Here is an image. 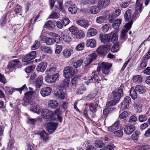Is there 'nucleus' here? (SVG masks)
Here are the masks:
<instances>
[{
    "label": "nucleus",
    "mask_w": 150,
    "mask_h": 150,
    "mask_svg": "<svg viewBox=\"0 0 150 150\" xmlns=\"http://www.w3.org/2000/svg\"><path fill=\"white\" fill-rule=\"evenodd\" d=\"M101 69L100 67H98L97 69L98 71H95L92 72V76H91L90 78L88 79V81H85L87 85H88L89 83L92 82L95 83V84H96V83L97 84L99 83L100 79L98 74V72L100 71Z\"/></svg>",
    "instance_id": "1"
},
{
    "label": "nucleus",
    "mask_w": 150,
    "mask_h": 150,
    "mask_svg": "<svg viewBox=\"0 0 150 150\" xmlns=\"http://www.w3.org/2000/svg\"><path fill=\"white\" fill-rule=\"evenodd\" d=\"M41 114L43 117L48 120H54L55 117L53 112L47 109H44L42 110Z\"/></svg>",
    "instance_id": "2"
},
{
    "label": "nucleus",
    "mask_w": 150,
    "mask_h": 150,
    "mask_svg": "<svg viewBox=\"0 0 150 150\" xmlns=\"http://www.w3.org/2000/svg\"><path fill=\"white\" fill-rule=\"evenodd\" d=\"M112 66V64L106 62H102L100 64L102 72L105 75H107L109 73Z\"/></svg>",
    "instance_id": "3"
},
{
    "label": "nucleus",
    "mask_w": 150,
    "mask_h": 150,
    "mask_svg": "<svg viewBox=\"0 0 150 150\" xmlns=\"http://www.w3.org/2000/svg\"><path fill=\"white\" fill-rule=\"evenodd\" d=\"M132 25V23H126L125 25V28L122 31L121 34L120 35V38L121 40H125L127 38V35L126 33L130 29Z\"/></svg>",
    "instance_id": "4"
},
{
    "label": "nucleus",
    "mask_w": 150,
    "mask_h": 150,
    "mask_svg": "<svg viewBox=\"0 0 150 150\" xmlns=\"http://www.w3.org/2000/svg\"><path fill=\"white\" fill-rule=\"evenodd\" d=\"M75 69L72 67H65L63 71V76L65 78L71 77L75 73Z\"/></svg>",
    "instance_id": "5"
},
{
    "label": "nucleus",
    "mask_w": 150,
    "mask_h": 150,
    "mask_svg": "<svg viewBox=\"0 0 150 150\" xmlns=\"http://www.w3.org/2000/svg\"><path fill=\"white\" fill-rule=\"evenodd\" d=\"M35 93L34 91H29L26 93L25 94L23 105L24 106H26L30 104L31 101L32 96Z\"/></svg>",
    "instance_id": "6"
},
{
    "label": "nucleus",
    "mask_w": 150,
    "mask_h": 150,
    "mask_svg": "<svg viewBox=\"0 0 150 150\" xmlns=\"http://www.w3.org/2000/svg\"><path fill=\"white\" fill-rule=\"evenodd\" d=\"M110 46L109 45H105L99 47L96 51L98 53L101 55H105L110 50Z\"/></svg>",
    "instance_id": "7"
},
{
    "label": "nucleus",
    "mask_w": 150,
    "mask_h": 150,
    "mask_svg": "<svg viewBox=\"0 0 150 150\" xmlns=\"http://www.w3.org/2000/svg\"><path fill=\"white\" fill-rule=\"evenodd\" d=\"M123 94V90L122 89L115 90L112 92L113 99L118 102L121 97L122 96Z\"/></svg>",
    "instance_id": "8"
},
{
    "label": "nucleus",
    "mask_w": 150,
    "mask_h": 150,
    "mask_svg": "<svg viewBox=\"0 0 150 150\" xmlns=\"http://www.w3.org/2000/svg\"><path fill=\"white\" fill-rule=\"evenodd\" d=\"M36 52L35 51H33L30 53L27 54L25 57L22 59V61L23 62H26V64H27L32 59H34L36 57Z\"/></svg>",
    "instance_id": "9"
},
{
    "label": "nucleus",
    "mask_w": 150,
    "mask_h": 150,
    "mask_svg": "<svg viewBox=\"0 0 150 150\" xmlns=\"http://www.w3.org/2000/svg\"><path fill=\"white\" fill-rule=\"evenodd\" d=\"M59 74L58 73H56L52 75H49L48 74L45 78V81L49 83H54L57 80Z\"/></svg>",
    "instance_id": "10"
},
{
    "label": "nucleus",
    "mask_w": 150,
    "mask_h": 150,
    "mask_svg": "<svg viewBox=\"0 0 150 150\" xmlns=\"http://www.w3.org/2000/svg\"><path fill=\"white\" fill-rule=\"evenodd\" d=\"M58 126V124L57 123H48L46 127V129L50 133H52L54 132Z\"/></svg>",
    "instance_id": "11"
},
{
    "label": "nucleus",
    "mask_w": 150,
    "mask_h": 150,
    "mask_svg": "<svg viewBox=\"0 0 150 150\" xmlns=\"http://www.w3.org/2000/svg\"><path fill=\"white\" fill-rule=\"evenodd\" d=\"M143 3V1L142 0H137L136 4L135 10V12L136 14H138L141 13L142 9V5Z\"/></svg>",
    "instance_id": "12"
},
{
    "label": "nucleus",
    "mask_w": 150,
    "mask_h": 150,
    "mask_svg": "<svg viewBox=\"0 0 150 150\" xmlns=\"http://www.w3.org/2000/svg\"><path fill=\"white\" fill-rule=\"evenodd\" d=\"M135 129V127L134 125H126L124 127V132L126 134L129 135L131 134Z\"/></svg>",
    "instance_id": "13"
},
{
    "label": "nucleus",
    "mask_w": 150,
    "mask_h": 150,
    "mask_svg": "<svg viewBox=\"0 0 150 150\" xmlns=\"http://www.w3.org/2000/svg\"><path fill=\"white\" fill-rule=\"evenodd\" d=\"M20 65V62L18 59H15L10 62L8 66L9 69L19 67Z\"/></svg>",
    "instance_id": "14"
},
{
    "label": "nucleus",
    "mask_w": 150,
    "mask_h": 150,
    "mask_svg": "<svg viewBox=\"0 0 150 150\" xmlns=\"http://www.w3.org/2000/svg\"><path fill=\"white\" fill-rule=\"evenodd\" d=\"M97 57L95 53H92L88 55V59L84 61L86 65L90 64L93 61L95 60Z\"/></svg>",
    "instance_id": "15"
},
{
    "label": "nucleus",
    "mask_w": 150,
    "mask_h": 150,
    "mask_svg": "<svg viewBox=\"0 0 150 150\" xmlns=\"http://www.w3.org/2000/svg\"><path fill=\"white\" fill-rule=\"evenodd\" d=\"M130 101V98L129 96L126 97L121 103V106L122 108L124 109H126L128 108L129 106V102Z\"/></svg>",
    "instance_id": "16"
},
{
    "label": "nucleus",
    "mask_w": 150,
    "mask_h": 150,
    "mask_svg": "<svg viewBox=\"0 0 150 150\" xmlns=\"http://www.w3.org/2000/svg\"><path fill=\"white\" fill-rule=\"evenodd\" d=\"M52 88L50 87H47L42 88L40 91V93L43 97L49 95L51 92Z\"/></svg>",
    "instance_id": "17"
},
{
    "label": "nucleus",
    "mask_w": 150,
    "mask_h": 150,
    "mask_svg": "<svg viewBox=\"0 0 150 150\" xmlns=\"http://www.w3.org/2000/svg\"><path fill=\"white\" fill-rule=\"evenodd\" d=\"M119 122L117 121L111 126L108 128L109 131L111 132H113L117 130L119 127Z\"/></svg>",
    "instance_id": "18"
},
{
    "label": "nucleus",
    "mask_w": 150,
    "mask_h": 150,
    "mask_svg": "<svg viewBox=\"0 0 150 150\" xmlns=\"http://www.w3.org/2000/svg\"><path fill=\"white\" fill-rule=\"evenodd\" d=\"M76 23L79 25L84 28L88 27V21L84 20H78L76 21Z\"/></svg>",
    "instance_id": "19"
},
{
    "label": "nucleus",
    "mask_w": 150,
    "mask_h": 150,
    "mask_svg": "<svg viewBox=\"0 0 150 150\" xmlns=\"http://www.w3.org/2000/svg\"><path fill=\"white\" fill-rule=\"evenodd\" d=\"M47 66V62H42L40 63L37 67V70L38 72H43Z\"/></svg>",
    "instance_id": "20"
},
{
    "label": "nucleus",
    "mask_w": 150,
    "mask_h": 150,
    "mask_svg": "<svg viewBox=\"0 0 150 150\" xmlns=\"http://www.w3.org/2000/svg\"><path fill=\"white\" fill-rule=\"evenodd\" d=\"M100 38L101 42L104 44L108 43L110 40L108 35L106 34H100Z\"/></svg>",
    "instance_id": "21"
},
{
    "label": "nucleus",
    "mask_w": 150,
    "mask_h": 150,
    "mask_svg": "<svg viewBox=\"0 0 150 150\" xmlns=\"http://www.w3.org/2000/svg\"><path fill=\"white\" fill-rule=\"evenodd\" d=\"M40 49L43 53H47L49 54H51L53 53V51L50 47L45 46H42L41 47Z\"/></svg>",
    "instance_id": "22"
},
{
    "label": "nucleus",
    "mask_w": 150,
    "mask_h": 150,
    "mask_svg": "<svg viewBox=\"0 0 150 150\" xmlns=\"http://www.w3.org/2000/svg\"><path fill=\"white\" fill-rule=\"evenodd\" d=\"M110 2V0H99L98 5L100 7L104 8L107 7Z\"/></svg>",
    "instance_id": "23"
},
{
    "label": "nucleus",
    "mask_w": 150,
    "mask_h": 150,
    "mask_svg": "<svg viewBox=\"0 0 150 150\" xmlns=\"http://www.w3.org/2000/svg\"><path fill=\"white\" fill-rule=\"evenodd\" d=\"M132 11L130 9L127 10L125 13L124 17L126 21H131ZM132 23V21L130 22Z\"/></svg>",
    "instance_id": "24"
},
{
    "label": "nucleus",
    "mask_w": 150,
    "mask_h": 150,
    "mask_svg": "<svg viewBox=\"0 0 150 150\" xmlns=\"http://www.w3.org/2000/svg\"><path fill=\"white\" fill-rule=\"evenodd\" d=\"M62 37L64 40L66 42H69L71 40V38L69 34L65 32L62 33Z\"/></svg>",
    "instance_id": "25"
},
{
    "label": "nucleus",
    "mask_w": 150,
    "mask_h": 150,
    "mask_svg": "<svg viewBox=\"0 0 150 150\" xmlns=\"http://www.w3.org/2000/svg\"><path fill=\"white\" fill-rule=\"evenodd\" d=\"M55 95L59 99H64V93L62 90L59 89L54 93Z\"/></svg>",
    "instance_id": "26"
},
{
    "label": "nucleus",
    "mask_w": 150,
    "mask_h": 150,
    "mask_svg": "<svg viewBox=\"0 0 150 150\" xmlns=\"http://www.w3.org/2000/svg\"><path fill=\"white\" fill-rule=\"evenodd\" d=\"M86 46L87 47H90L91 48L94 47L96 45V42L93 39L88 40L86 43Z\"/></svg>",
    "instance_id": "27"
},
{
    "label": "nucleus",
    "mask_w": 150,
    "mask_h": 150,
    "mask_svg": "<svg viewBox=\"0 0 150 150\" xmlns=\"http://www.w3.org/2000/svg\"><path fill=\"white\" fill-rule=\"evenodd\" d=\"M30 110V111L38 114H39L41 111V110L39 105L35 104L33 105Z\"/></svg>",
    "instance_id": "28"
},
{
    "label": "nucleus",
    "mask_w": 150,
    "mask_h": 150,
    "mask_svg": "<svg viewBox=\"0 0 150 150\" xmlns=\"http://www.w3.org/2000/svg\"><path fill=\"white\" fill-rule=\"evenodd\" d=\"M44 26L47 29H51L54 28L55 25L52 21H49L45 23Z\"/></svg>",
    "instance_id": "29"
},
{
    "label": "nucleus",
    "mask_w": 150,
    "mask_h": 150,
    "mask_svg": "<svg viewBox=\"0 0 150 150\" xmlns=\"http://www.w3.org/2000/svg\"><path fill=\"white\" fill-rule=\"evenodd\" d=\"M98 104L97 103H91L89 105V109L93 112H95L97 111V108L98 106Z\"/></svg>",
    "instance_id": "30"
},
{
    "label": "nucleus",
    "mask_w": 150,
    "mask_h": 150,
    "mask_svg": "<svg viewBox=\"0 0 150 150\" xmlns=\"http://www.w3.org/2000/svg\"><path fill=\"white\" fill-rule=\"evenodd\" d=\"M78 8L75 5L71 6L68 9V11L72 14H76Z\"/></svg>",
    "instance_id": "31"
},
{
    "label": "nucleus",
    "mask_w": 150,
    "mask_h": 150,
    "mask_svg": "<svg viewBox=\"0 0 150 150\" xmlns=\"http://www.w3.org/2000/svg\"><path fill=\"white\" fill-rule=\"evenodd\" d=\"M134 106L137 112H140L142 111V106L139 101H137L134 103Z\"/></svg>",
    "instance_id": "32"
},
{
    "label": "nucleus",
    "mask_w": 150,
    "mask_h": 150,
    "mask_svg": "<svg viewBox=\"0 0 150 150\" xmlns=\"http://www.w3.org/2000/svg\"><path fill=\"white\" fill-rule=\"evenodd\" d=\"M57 69V68L55 66H53L47 69L46 72L47 74H51L55 73Z\"/></svg>",
    "instance_id": "33"
},
{
    "label": "nucleus",
    "mask_w": 150,
    "mask_h": 150,
    "mask_svg": "<svg viewBox=\"0 0 150 150\" xmlns=\"http://www.w3.org/2000/svg\"><path fill=\"white\" fill-rule=\"evenodd\" d=\"M58 104V103L57 101L51 100L49 101L48 106L51 108H54L57 106Z\"/></svg>",
    "instance_id": "34"
},
{
    "label": "nucleus",
    "mask_w": 150,
    "mask_h": 150,
    "mask_svg": "<svg viewBox=\"0 0 150 150\" xmlns=\"http://www.w3.org/2000/svg\"><path fill=\"white\" fill-rule=\"evenodd\" d=\"M135 90L138 91L139 93L142 94L146 91V90L144 87L140 85H138L136 86L135 88Z\"/></svg>",
    "instance_id": "35"
},
{
    "label": "nucleus",
    "mask_w": 150,
    "mask_h": 150,
    "mask_svg": "<svg viewBox=\"0 0 150 150\" xmlns=\"http://www.w3.org/2000/svg\"><path fill=\"white\" fill-rule=\"evenodd\" d=\"M43 78L42 76H39L36 79V85L38 88H40L43 83Z\"/></svg>",
    "instance_id": "36"
},
{
    "label": "nucleus",
    "mask_w": 150,
    "mask_h": 150,
    "mask_svg": "<svg viewBox=\"0 0 150 150\" xmlns=\"http://www.w3.org/2000/svg\"><path fill=\"white\" fill-rule=\"evenodd\" d=\"M140 133L139 131H136L131 136L132 139L134 141H137L139 137Z\"/></svg>",
    "instance_id": "37"
},
{
    "label": "nucleus",
    "mask_w": 150,
    "mask_h": 150,
    "mask_svg": "<svg viewBox=\"0 0 150 150\" xmlns=\"http://www.w3.org/2000/svg\"><path fill=\"white\" fill-rule=\"evenodd\" d=\"M97 31L96 29L91 28L88 31L87 34L89 36H93L97 34Z\"/></svg>",
    "instance_id": "38"
},
{
    "label": "nucleus",
    "mask_w": 150,
    "mask_h": 150,
    "mask_svg": "<svg viewBox=\"0 0 150 150\" xmlns=\"http://www.w3.org/2000/svg\"><path fill=\"white\" fill-rule=\"evenodd\" d=\"M130 95L133 99H135L137 98V95L136 92L134 88H132L130 89Z\"/></svg>",
    "instance_id": "39"
},
{
    "label": "nucleus",
    "mask_w": 150,
    "mask_h": 150,
    "mask_svg": "<svg viewBox=\"0 0 150 150\" xmlns=\"http://www.w3.org/2000/svg\"><path fill=\"white\" fill-rule=\"evenodd\" d=\"M106 21V17L105 16H103L98 17L96 20V22L99 23H101L105 22Z\"/></svg>",
    "instance_id": "40"
},
{
    "label": "nucleus",
    "mask_w": 150,
    "mask_h": 150,
    "mask_svg": "<svg viewBox=\"0 0 150 150\" xmlns=\"http://www.w3.org/2000/svg\"><path fill=\"white\" fill-rule=\"evenodd\" d=\"M40 135L42 139L46 140L48 139V134L44 130L40 133Z\"/></svg>",
    "instance_id": "41"
},
{
    "label": "nucleus",
    "mask_w": 150,
    "mask_h": 150,
    "mask_svg": "<svg viewBox=\"0 0 150 150\" xmlns=\"http://www.w3.org/2000/svg\"><path fill=\"white\" fill-rule=\"evenodd\" d=\"M147 61L148 60L147 59L144 58L142 61L139 66V69H141L145 68L146 66Z\"/></svg>",
    "instance_id": "42"
},
{
    "label": "nucleus",
    "mask_w": 150,
    "mask_h": 150,
    "mask_svg": "<svg viewBox=\"0 0 150 150\" xmlns=\"http://www.w3.org/2000/svg\"><path fill=\"white\" fill-rule=\"evenodd\" d=\"M111 37V40L113 42H115L117 40L118 35L114 32H111L110 34Z\"/></svg>",
    "instance_id": "43"
},
{
    "label": "nucleus",
    "mask_w": 150,
    "mask_h": 150,
    "mask_svg": "<svg viewBox=\"0 0 150 150\" xmlns=\"http://www.w3.org/2000/svg\"><path fill=\"white\" fill-rule=\"evenodd\" d=\"M63 54L65 57L68 58L71 55V52L70 50L66 49L64 50Z\"/></svg>",
    "instance_id": "44"
},
{
    "label": "nucleus",
    "mask_w": 150,
    "mask_h": 150,
    "mask_svg": "<svg viewBox=\"0 0 150 150\" xmlns=\"http://www.w3.org/2000/svg\"><path fill=\"white\" fill-rule=\"evenodd\" d=\"M85 45V43L83 42H81L76 46L75 49L77 51L82 50L84 48Z\"/></svg>",
    "instance_id": "45"
},
{
    "label": "nucleus",
    "mask_w": 150,
    "mask_h": 150,
    "mask_svg": "<svg viewBox=\"0 0 150 150\" xmlns=\"http://www.w3.org/2000/svg\"><path fill=\"white\" fill-rule=\"evenodd\" d=\"M94 144L96 147L98 148H102L103 146H104L105 144L102 141L96 140L95 141Z\"/></svg>",
    "instance_id": "46"
},
{
    "label": "nucleus",
    "mask_w": 150,
    "mask_h": 150,
    "mask_svg": "<svg viewBox=\"0 0 150 150\" xmlns=\"http://www.w3.org/2000/svg\"><path fill=\"white\" fill-rule=\"evenodd\" d=\"M22 7L20 5H17L16 6L14 11L15 12L16 14H19L21 16L22 15Z\"/></svg>",
    "instance_id": "47"
},
{
    "label": "nucleus",
    "mask_w": 150,
    "mask_h": 150,
    "mask_svg": "<svg viewBox=\"0 0 150 150\" xmlns=\"http://www.w3.org/2000/svg\"><path fill=\"white\" fill-rule=\"evenodd\" d=\"M50 34H51V35H52L55 37V38L53 39V40H54V42H56L57 43H58L60 42L61 40L60 37L58 35L53 33H51Z\"/></svg>",
    "instance_id": "48"
},
{
    "label": "nucleus",
    "mask_w": 150,
    "mask_h": 150,
    "mask_svg": "<svg viewBox=\"0 0 150 150\" xmlns=\"http://www.w3.org/2000/svg\"><path fill=\"white\" fill-rule=\"evenodd\" d=\"M44 42H45L47 45H51L54 43V40L51 38L47 37Z\"/></svg>",
    "instance_id": "49"
},
{
    "label": "nucleus",
    "mask_w": 150,
    "mask_h": 150,
    "mask_svg": "<svg viewBox=\"0 0 150 150\" xmlns=\"http://www.w3.org/2000/svg\"><path fill=\"white\" fill-rule=\"evenodd\" d=\"M14 142L15 141L13 139H10L7 147V149H8V150H12Z\"/></svg>",
    "instance_id": "50"
},
{
    "label": "nucleus",
    "mask_w": 150,
    "mask_h": 150,
    "mask_svg": "<svg viewBox=\"0 0 150 150\" xmlns=\"http://www.w3.org/2000/svg\"><path fill=\"white\" fill-rule=\"evenodd\" d=\"M63 0H58L57 1V5H56L55 7H57L60 11L62 10L63 8L62 7Z\"/></svg>",
    "instance_id": "51"
},
{
    "label": "nucleus",
    "mask_w": 150,
    "mask_h": 150,
    "mask_svg": "<svg viewBox=\"0 0 150 150\" xmlns=\"http://www.w3.org/2000/svg\"><path fill=\"white\" fill-rule=\"evenodd\" d=\"M69 30L71 33L72 34L75 35L78 32V30L76 27L75 26H72L70 27L69 28Z\"/></svg>",
    "instance_id": "52"
},
{
    "label": "nucleus",
    "mask_w": 150,
    "mask_h": 150,
    "mask_svg": "<svg viewBox=\"0 0 150 150\" xmlns=\"http://www.w3.org/2000/svg\"><path fill=\"white\" fill-rule=\"evenodd\" d=\"M113 133L115 136L117 137H121L123 135V132L121 130L114 131Z\"/></svg>",
    "instance_id": "53"
},
{
    "label": "nucleus",
    "mask_w": 150,
    "mask_h": 150,
    "mask_svg": "<svg viewBox=\"0 0 150 150\" xmlns=\"http://www.w3.org/2000/svg\"><path fill=\"white\" fill-rule=\"evenodd\" d=\"M97 2V0H85L84 3L86 4L90 5L95 4Z\"/></svg>",
    "instance_id": "54"
},
{
    "label": "nucleus",
    "mask_w": 150,
    "mask_h": 150,
    "mask_svg": "<svg viewBox=\"0 0 150 150\" xmlns=\"http://www.w3.org/2000/svg\"><path fill=\"white\" fill-rule=\"evenodd\" d=\"M121 22V20L116 19L112 24L113 26L115 28H117L119 26Z\"/></svg>",
    "instance_id": "55"
},
{
    "label": "nucleus",
    "mask_w": 150,
    "mask_h": 150,
    "mask_svg": "<svg viewBox=\"0 0 150 150\" xmlns=\"http://www.w3.org/2000/svg\"><path fill=\"white\" fill-rule=\"evenodd\" d=\"M59 17V13L55 12H53L50 14L48 18L54 19L58 18Z\"/></svg>",
    "instance_id": "56"
},
{
    "label": "nucleus",
    "mask_w": 150,
    "mask_h": 150,
    "mask_svg": "<svg viewBox=\"0 0 150 150\" xmlns=\"http://www.w3.org/2000/svg\"><path fill=\"white\" fill-rule=\"evenodd\" d=\"M142 78L140 75L135 76L133 78V80L135 82H137L139 83H140L142 81Z\"/></svg>",
    "instance_id": "57"
},
{
    "label": "nucleus",
    "mask_w": 150,
    "mask_h": 150,
    "mask_svg": "<svg viewBox=\"0 0 150 150\" xmlns=\"http://www.w3.org/2000/svg\"><path fill=\"white\" fill-rule=\"evenodd\" d=\"M117 103V102H116V101H115V100L113 99L112 100L109 101L107 103L106 107L109 108L110 107L115 105Z\"/></svg>",
    "instance_id": "58"
},
{
    "label": "nucleus",
    "mask_w": 150,
    "mask_h": 150,
    "mask_svg": "<svg viewBox=\"0 0 150 150\" xmlns=\"http://www.w3.org/2000/svg\"><path fill=\"white\" fill-rule=\"evenodd\" d=\"M128 114L127 112L124 111L119 115V118L121 119H125L128 116Z\"/></svg>",
    "instance_id": "59"
},
{
    "label": "nucleus",
    "mask_w": 150,
    "mask_h": 150,
    "mask_svg": "<svg viewBox=\"0 0 150 150\" xmlns=\"http://www.w3.org/2000/svg\"><path fill=\"white\" fill-rule=\"evenodd\" d=\"M76 37L79 39L83 38L84 37L85 34L81 31H78L76 34Z\"/></svg>",
    "instance_id": "60"
},
{
    "label": "nucleus",
    "mask_w": 150,
    "mask_h": 150,
    "mask_svg": "<svg viewBox=\"0 0 150 150\" xmlns=\"http://www.w3.org/2000/svg\"><path fill=\"white\" fill-rule=\"evenodd\" d=\"M147 119V117L146 115H140L138 117V120L140 122H142L145 121Z\"/></svg>",
    "instance_id": "61"
},
{
    "label": "nucleus",
    "mask_w": 150,
    "mask_h": 150,
    "mask_svg": "<svg viewBox=\"0 0 150 150\" xmlns=\"http://www.w3.org/2000/svg\"><path fill=\"white\" fill-rule=\"evenodd\" d=\"M83 62V60L81 59L79 60L73 64V66L75 68H78L81 66Z\"/></svg>",
    "instance_id": "62"
},
{
    "label": "nucleus",
    "mask_w": 150,
    "mask_h": 150,
    "mask_svg": "<svg viewBox=\"0 0 150 150\" xmlns=\"http://www.w3.org/2000/svg\"><path fill=\"white\" fill-rule=\"evenodd\" d=\"M40 45V42L38 41H36L34 45L32 47L31 49L32 50H35L38 49Z\"/></svg>",
    "instance_id": "63"
},
{
    "label": "nucleus",
    "mask_w": 150,
    "mask_h": 150,
    "mask_svg": "<svg viewBox=\"0 0 150 150\" xmlns=\"http://www.w3.org/2000/svg\"><path fill=\"white\" fill-rule=\"evenodd\" d=\"M138 150H150V147L148 145H143L140 146Z\"/></svg>",
    "instance_id": "64"
}]
</instances>
